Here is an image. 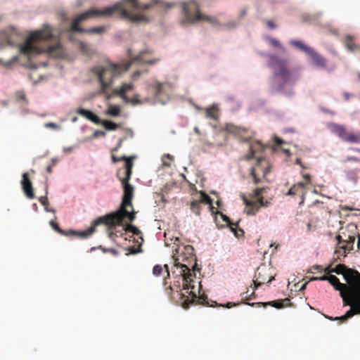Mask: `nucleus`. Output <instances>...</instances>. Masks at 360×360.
I'll return each instance as SVG.
<instances>
[{
	"mask_svg": "<svg viewBox=\"0 0 360 360\" xmlns=\"http://www.w3.org/2000/svg\"><path fill=\"white\" fill-rule=\"evenodd\" d=\"M200 205L201 204L198 200L192 201L190 205V209L191 210V211L193 213H195L196 215H198V216L200 214V211H201V205Z\"/></svg>",
	"mask_w": 360,
	"mask_h": 360,
	"instance_id": "35",
	"label": "nucleus"
},
{
	"mask_svg": "<svg viewBox=\"0 0 360 360\" xmlns=\"http://www.w3.org/2000/svg\"><path fill=\"white\" fill-rule=\"evenodd\" d=\"M356 226L354 224H349L345 228H340L339 233L336 236L338 244L340 245L347 240L351 233H356Z\"/></svg>",
	"mask_w": 360,
	"mask_h": 360,
	"instance_id": "15",
	"label": "nucleus"
},
{
	"mask_svg": "<svg viewBox=\"0 0 360 360\" xmlns=\"http://www.w3.org/2000/svg\"><path fill=\"white\" fill-rule=\"evenodd\" d=\"M53 37L52 29L45 25L43 29L30 33L25 42L20 45V53L27 57L46 52L53 57H58L62 54L63 49L60 43L46 47L41 46V44Z\"/></svg>",
	"mask_w": 360,
	"mask_h": 360,
	"instance_id": "4",
	"label": "nucleus"
},
{
	"mask_svg": "<svg viewBox=\"0 0 360 360\" xmlns=\"http://www.w3.org/2000/svg\"><path fill=\"white\" fill-rule=\"evenodd\" d=\"M269 61L271 65H277L278 68H285L288 63L287 59L280 58L276 55H270Z\"/></svg>",
	"mask_w": 360,
	"mask_h": 360,
	"instance_id": "29",
	"label": "nucleus"
},
{
	"mask_svg": "<svg viewBox=\"0 0 360 360\" xmlns=\"http://www.w3.org/2000/svg\"><path fill=\"white\" fill-rule=\"evenodd\" d=\"M124 230L127 232H131L133 234L136 235V236H138L140 233L139 229L137 227H136L131 224L127 225L124 228Z\"/></svg>",
	"mask_w": 360,
	"mask_h": 360,
	"instance_id": "40",
	"label": "nucleus"
},
{
	"mask_svg": "<svg viewBox=\"0 0 360 360\" xmlns=\"http://www.w3.org/2000/svg\"><path fill=\"white\" fill-rule=\"evenodd\" d=\"M111 8H102L98 9L92 8L80 15H79L72 22L71 27L69 29L70 32H79L88 34H103L105 32L106 27L104 26L96 27L89 29H84L79 27V24L91 18L95 17H110Z\"/></svg>",
	"mask_w": 360,
	"mask_h": 360,
	"instance_id": "6",
	"label": "nucleus"
},
{
	"mask_svg": "<svg viewBox=\"0 0 360 360\" xmlns=\"http://www.w3.org/2000/svg\"><path fill=\"white\" fill-rule=\"evenodd\" d=\"M126 103H131L133 105L141 104L142 102L139 99V96L138 94H134L132 98H129L128 100L124 101Z\"/></svg>",
	"mask_w": 360,
	"mask_h": 360,
	"instance_id": "39",
	"label": "nucleus"
},
{
	"mask_svg": "<svg viewBox=\"0 0 360 360\" xmlns=\"http://www.w3.org/2000/svg\"><path fill=\"white\" fill-rule=\"evenodd\" d=\"M216 214L219 215L222 220L225 221L226 223V225L229 226V227L233 225V223L231 221L230 219L226 215L224 214L223 213L219 211L217 212Z\"/></svg>",
	"mask_w": 360,
	"mask_h": 360,
	"instance_id": "42",
	"label": "nucleus"
},
{
	"mask_svg": "<svg viewBox=\"0 0 360 360\" xmlns=\"http://www.w3.org/2000/svg\"><path fill=\"white\" fill-rule=\"evenodd\" d=\"M344 44L348 51L354 53L360 54V45H358L355 43L354 37L353 36H345Z\"/></svg>",
	"mask_w": 360,
	"mask_h": 360,
	"instance_id": "21",
	"label": "nucleus"
},
{
	"mask_svg": "<svg viewBox=\"0 0 360 360\" xmlns=\"http://www.w3.org/2000/svg\"><path fill=\"white\" fill-rule=\"evenodd\" d=\"M112 161L114 162V163H116L118 162V158L115 156V155H112Z\"/></svg>",
	"mask_w": 360,
	"mask_h": 360,
	"instance_id": "59",
	"label": "nucleus"
},
{
	"mask_svg": "<svg viewBox=\"0 0 360 360\" xmlns=\"http://www.w3.org/2000/svg\"><path fill=\"white\" fill-rule=\"evenodd\" d=\"M21 185L26 196L30 199H33L34 198L33 187L32 182L29 179L28 174L27 172L22 174Z\"/></svg>",
	"mask_w": 360,
	"mask_h": 360,
	"instance_id": "19",
	"label": "nucleus"
},
{
	"mask_svg": "<svg viewBox=\"0 0 360 360\" xmlns=\"http://www.w3.org/2000/svg\"><path fill=\"white\" fill-rule=\"evenodd\" d=\"M205 114L207 117L216 120L218 118V109L215 106L207 108Z\"/></svg>",
	"mask_w": 360,
	"mask_h": 360,
	"instance_id": "31",
	"label": "nucleus"
},
{
	"mask_svg": "<svg viewBox=\"0 0 360 360\" xmlns=\"http://www.w3.org/2000/svg\"><path fill=\"white\" fill-rule=\"evenodd\" d=\"M157 4V0H153L150 4H141L138 0H123L105 8L112 9L110 16L113 14H118L120 18L127 19L132 22H148V18L145 15L135 12L148 10Z\"/></svg>",
	"mask_w": 360,
	"mask_h": 360,
	"instance_id": "5",
	"label": "nucleus"
},
{
	"mask_svg": "<svg viewBox=\"0 0 360 360\" xmlns=\"http://www.w3.org/2000/svg\"><path fill=\"white\" fill-rule=\"evenodd\" d=\"M290 44L293 47L299 49L300 51L304 52L307 56L312 49L310 46H308L307 44H305L303 41L300 40H290Z\"/></svg>",
	"mask_w": 360,
	"mask_h": 360,
	"instance_id": "28",
	"label": "nucleus"
},
{
	"mask_svg": "<svg viewBox=\"0 0 360 360\" xmlns=\"http://www.w3.org/2000/svg\"><path fill=\"white\" fill-rule=\"evenodd\" d=\"M50 225L51 226V227L53 228V229L54 231H56V232L59 233L60 234H61L63 236H76V237H79L82 238H87L88 236L91 235L95 231V229L97 226L94 225V221L92 225L91 226V227H89L88 229L83 231L77 232V231H75L72 229L68 230V231H64V230L61 229L59 227L58 224L54 221H51Z\"/></svg>",
	"mask_w": 360,
	"mask_h": 360,
	"instance_id": "13",
	"label": "nucleus"
},
{
	"mask_svg": "<svg viewBox=\"0 0 360 360\" xmlns=\"http://www.w3.org/2000/svg\"><path fill=\"white\" fill-rule=\"evenodd\" d=\"M162 270H163V268H162V265L157 264L153 269V275H155L156 276H160L161 274V273L162 272Z\"/></svg>",
	"mask_w": 360,
	"mask_h": 360,
	"instance_id": "44",
	"label": "nucleus"
},
{
	"mask_svg": "<svg viewBox=\"0 0 360 360\" xmlns=\"http://www.w3.org/2000/svg\"><path fill=\"white\" fill-rule=\"evenodd\" d=\"M356 233H351L349 238L346 240L342 245H339L338 248L336 249L335 254L337 255V257L341 259L340 257H345L347 252L353 249V245L355 241Z\"/></svg>",
	"mask_w": 360,
	"mask_h": 360,
	"instance_id": "14",
	"label": "nucleus"
},
{
	"mask_svg": "<svg viewBox=\"0 0 360 360\" xmlns=\"http://www.w3.org/2000/svg\"><path fill=\"white\" fill-rule=\"evenodd\" d=\"M305 184L303 182H299L297 184L293 185L288 191L287 195L294 196L296 195H301L303 197L304 194Z\"/></svg>",
	"mask_w": 360,
	"mask_h": 360,
	"instance_id": "25",
	"label": "nucleus"
},
{
	"mask_svg": "<svg viewBox=\"0 0 360 360\" xmlns=\"http://www.w3.org/2000/svg\"><path fill=\"white\" fill-rule=\"evenodd\" d=\"M141 75V71H136L135 73L133 74L132 75V79L134 80H136L138 79V77Z\"/></svg>",
	"mask_w": 360,
	"mask_h": 360,
	"instance_id": "55",
	"label": "nucleus"
},
{
	"mask_svg": "<svg viewBox=\"0 0 360 360\" xmlns=\"http://www.w3.org/2000/svg\"><path fill=\"white\" fill-rule=\"evenodd\" d=\"M343 96L345 101H349L351 97L354 96V95L352 94L345 91L343 93Z\"/></svg>",
	"mask_w": 360,
	"mask_h": 360,
	"instance_id": "51",
	"label": "nucleus"
},
{
	"mask_svg": "<svg viewBox=\"0 0 360 360\" xmlns=\"http://www.w3.org/2000/svg\"><path fill=\"white\" fill-rule=\"evenodd\" d=\"M266 25H267V26H268L270 29H272V30H273V29H275V28H276V25H275V24H274V22H273V21H271V20H269V21H267Z\"/></svg>",
	"mask_w": 360,
	"mask_h": 360,
	"instance_id": "54",
	"label": "nucleus"
},
{
	"mask_svg": "<svg viewBox=\"0 0 360 360\" xmlns=\"http://www.w3.org/2000/svg\"><path fill=\"white\" fill-rule=\"evenodd\" d=\"M58 159L57 158H52L51 159V163L50 165H49L46 167V172L49 174H51L52 172V168L56 166V165L57 164L58 162Z\"/></svg>",
	"mask_w": 360,
	"mask_h": 360,
	"instance_id": "46",
	"label": "nucleus"
},
{
	"mask_svg": "<svg viewBox=\"0 0 360 360\" xmlns=\"http://www.w3.org/2000/svg\"><path fill=\"white\" fill-rule=\"evenodd\" d=\"M310 281H321V276L319 277H311L310 279H309Z\"/></svg>",
	"mask_w": 360,
	"mask_h": 360,
	"instance_id": "58",
	"label": "nucleus"
},
{
	"mask_svg": "<svg viewBox=\"0 0 360 360\" xmlns=\"http://www.w3.org/2000/svg\"><path fill=\"white\" fill-rule=\"evenodd\" d=\"M351 150L353 151H355L356 153H360V148H351Z\"/></svg>",
	"mask_w": 360,
	"mask_h": 360,
	"instance_id": "63",
	"label": "nucleus"
},
{
	"mask_svg": "<svg viewBox=\"0 0 360 360\" xmlns=\"http://www.w3.org/2000/svg\"><path fill=\"white\" fill-rule=\"evenodd\" d=\"M135 158V156H131V157H126L125 155H122L120 158H118V162L124 160L125 162H127V160H130L131 162H133L134 159Z\"/></svg>",
	"mask_w": 360,
	"mask_h": 360,
	"instance_id": "49",
	"label": "nucleus"
},
{
	"mask_svg": "<svg viewBox=\"0 0 360 360\" xmlns=\"http://www.w3.org/2000/svg\"><path fill=\"white\" fill-rule=\"evenodd\" d=\"M222 130L234 135H240L246 131L245 128L236 126L233 124H226L223 127Z\"/></svg>",
	"mask_w": 360,
	"mask_h": 360,
	"instance_id": "26",
	"label": "nucleus"
},
{
	"mask_svg": "<svg viewBox=\"0 0 360 360\" xmlns=\"http://www.w3.org/2000/svg\"><path fill=\"white\" fill-rule=\"evenodd\" d=\"M79 49L84 53V54L89 55V45L84 43L80 42L79 43Z\"/></svg>",
	"mask_w": 360,
	"mask_h": 360,
	"instance_id": "43",
	"label": "nucleus"
},
{
	"mask_svg": "<svg viewBox=\"0 0 360 360\" xmlns=\"http://www.w3.org/2000/svg\"><path fill=\"white\" fill-rule=\"evenodd\" d=\"M360 172V169H349L347 171H346V175H347V177L353 181L354 182H356L357 181V173Z\"/></svg>",
	"mask_w": 360,
	"mask_h": 360,
	"instance_id": "38",
	"label": "nucleus"
},
{
	"mask_svg": "<svg viewBox=\"0 0 360 360\" xmlns=\"http://www.w3.org/2000/svg\"><path fill=\"white\" fill-rule=\"evenodd\" d=\"M303 177L306 180V183H304L305 185L310 184L311 178H310V175L309 174H304Z\"/></svg>",
	"mask_w": 360,
	"mask_h": 360,
	"instance_id": "52",
	"label": "nucleus"
},
{
	"mask_svg": "<svg viewBox=\"0 0 360 360\" xmlns=\"http://www.w3.org/2000/svg\"><path fill=\"white\" fill-rule=\"evenodd\" d=\"M325 272L330 273L333 272L337 274H342L343 276L346 273L349 271H357L352 269L347 268L345 264H338L335 268L330 269L328 267L325 269Z\"/></svg>",
	"mask_w": 360,
	"mask_h": 360,
	"instance_id": "27",
	"label": "nucleus"
},
{
	"mask_svg": "<svg viewBox=\"0 0 360 360\" xmlns=\"http://www.w3.org/2000/svg\"><path fill=\"white\" fill-rule=\"evenodd\" d=\"M39 201L40 202V203L41 205H43L44 206L46 207V205L49 204V202H48V198L46 195L45 196H41L39 198Z\"/></svg>",
	"mask_w": 360,
	"mask_h": 360,
	"instance_id": "48",
	"label": "nucleus"
},
{
	"mask_svg": "<svg viewBox=\"0 0 360 360\" xmlns=\"http://www.w3.org/2000/svg\"><path fill=\"white\" fill-rule=\"evenodd\" d=\"M197 200L199 201L200 204L205 203V204L210 205L211 206V208L213 209V207L212 206V200L211 198L207 194H206L205 192L200 193V199Z\"/></svg>",
	"mask_w": 360,
	"mask_h": 360,
	"instance_id": "36",
	"label": "nucleus"
},
{
	"mask_svg": "<svg viewBox=\"0 0 360 360\" xmlns=\"http://www.w3.org/2000/svg\"><path fill=\"white\" fill-rule=\"evenodd\" d=\"M122 184L124 188V195L120 208L114 212L100 217L94 220L95 226L105 224L108 226V234L109 238L112 239L116 236L112 231L113 227L116 225H122L124 218H127L130 221L135 219V212L131 203L134 187L129 184V181Z\"/></svg>",
	"mask_w": 360,
	"mask_h": 360,
	"instance_id": "3",
	"label": "nucleus"
},
{
	"mask_svg": "<svg viewBox=\"0 0 360 360\" xmlns=\"http://www.w3.org/2000/svg\"><path fill=\"white\" fill-rule=\"evenodd\" d=\"M264 190V188L255 189L251 195L252 200H248L243 194L241 195L243 201L246 206L245 212L247 214L255 215L261 207H267L270 205V200H265L262 195Z\"/></svg>",
	"mask_w": 360,
	"mask_h": 360,
	"instance_id": "8",
	"label": "nucleus"
},
{
	"mask_svg": "<svg viewBox=\"0 0 360 360\" xmlns=\"http://www.w3.org/2000/svg\"><path fill=\"white\" fill-rule=\"evenodd\" d=\"M163 165L167 167L170 166V162H168V160H165V159H163Z\"/></svg>",
	"mask_w": 360,
	"mask_h": 360,
	"instance_id": "62",
	"label": "nucleus"
},
{
	"mask_svg": "<svg viewBox=\"0 0 360 360\" xmlns=\"http://www.w3.org/2000/svg\"><path fill=\"white\" fill-rule=\"evenodd\" d=\"M107 115L112 116V117H117L120 113V108L118 105H110L108 110H107Z\"/></svg>",
	"mask_w": 360,
	"mask_h": 360,
	"instance_id": "37",
	"label": "nucleus"
},
{
	"mask_svg": "<svg viewBox=\"0 0 360 360\" xmlns=\"http://www.w3.org/2000/svg\"><path fill=\"white\" fill-rule=\"evenodd\" d=\"M328 129L342 141L349 143L360 144V131L349 130L345 125L331 122Z\"/></svg>",
	"mask_w": 360,
	"mask_h": 360,
	"instance_id": "9",
	"label": "nucleus"
},
{
	"mask_svg": "<svg viewBox=\"0 0 360 360\" xmlns=\"http://www.w3.org/2000/svg\"><path fill=\"white\" fill-rule=\"evenodd\" d=\"M164 268L165 269V271L167 273V276L169 277V271L168 265L167 264H165L164 265Z\"/></svg>",
	"mask_w": 360,
	"mask_h": 360,
	"instance_id": "57",
	"label": "nucleus"
},
{
	"mask_svg": "<svg viewBox=\"0 0 360 360\" xmlns=\"http://www.w3.org/2000/svg\"><path fill=\"white\" fill-rule=\"evenodd\" d=\"M271 271V268L265 265L260 266L257 269L253 278L255 289H257L259 286L264 283H269L274 279V276L272 275Z\"/></svg>",
	"mask_w": 360,
	"mask_h": 360,
	"instance_id": "12",
	"label": "nucleus"
},
{
	"mask_svg": "<svg viewBox=\"0 0 360 360\" xmlns=\"http://www.w3.org/2000/svg\"><path fill=\"white\" fill-rule=\"evenodd\" d=\"M96 135L105 136V133L102 131H96Z\"/></svg>",
	"mask_w": 360,
	"mask_h": 360,
	"instance_id": "61",
	"label": "nucleus"
},
{
	"mask_svg": "<svg viewBox=\"0 0 360 360\" xmlns=\"http://www.w3.org/2000/svg\"><path fill=\"white\" fill-rule=\"evenodd\" d=\"M165 158H167L169 160H172V159H173L172 156L170 155L169 154L165 155L163 159H165Z\"/></svg>",
	"mask_w": 360,
	"mask_h": 360,
	"instance_id": "60",
	"label": "nucleus"
},
{
	"mask_svg": "<svg viewBox=\"0 0 360 360\" xmlns=\"http://www.w3.org/2000/svg\"><path fill=\"white\" fill-rule=\"evenodd\" d=\"M174 266L180 268V275L183 278V289L187 291L189 296L181 295V304L184 309H188L191 305L199 304L207 305V296L202 295L197 296L193 291L194 285L193 277H195V271L197 269L196 257L194 254V248L191 245L179 246L176 249V253L173 255Z\"/></svg>",
	"mask_w": 360,
	"mask_h": 360,
	"instance_id": "1",
	"label": "nucleus"
},
{
	"mask_svg": "<svg viewBox=\"0 0 360 360\" xmlns=\"http://www.w3.org/2000/svg\"><path fill=\"white\" fill-rule=\"evenodd\" d=\"M97 75L101 85V90L104 91L112 83L113 79L119 76V69H93Z\"/></svg>",
	"mask_w": 360,
	"mask_h": 360,
	"instance_id": "11",
	"label": "nucleus"
},
{
	"mask_svg": "<svg viewBox=\"0 0 360 360\" xmlns=\"http://www.w3.org/2000/svg\"><path fill=\"white\" fill-rule=\"evenodd\" d=\"M246 304L248 305H250V306H254V305L257 304L258 306L262 305L264 307H266V306L270 305V306H272L277 309H281V308L284 307L285 306H289L290 304V300L288 298H285L283 300H277L275 301H271V302H257V303H251V304L247 302Z\"/></svg>",
	"mask_w": 360,
	"mask_h": 360,
	"instance_id": "20",
	"label": "nucleus"
},
{
	"mask_svg": "<svg viewBox=\"0 0 360 360\" xmlns=\"http://www.w3.org/2000/svg\"><path fill=\"white\" fill-rule=\"evenodd\" d=\"M77 113L81 116L86 117V119L93 122L95 124H99L101 122V118L89 110L79 108L77 110Z\"/></svg>",
	"mask_w": 360,
	"mask_h": 360,
	"instance_id": "23",
	"label": "nucleus"
},
{
	"mask_svg": "<svg viewBox=\"0 0 360 360\" xmlns=\"http://www.w3.org/2000/svg\"><path fill=\"white\" fill-rule=\"evenodd\" d=\"M321 281H328L336 290L340 292L344 305H349L350 309L341 316L325 317L332 321H345L354 314H360V273L358 271H349L344 275L346 284L340 282L334 275H323L321 276Z\"/></svg>",
	"mask_w": 360,
	"mask_h": 360,
	"instance_id": "2",
	"label": "nucleus"
},
{
	"mask_svg": "<svg viewBox=\"0 0 360 360\" xmlns=\"http://www.w3.org/2000/svg\"><path fill=\"white\" fill-rule=\"evenodd\" d=\"M268 41L272 46L276 47V48H280V49L284 50L283 47L281 46V43L279 42V41L278 39L272 38V37H269Z\"/></svg>",
	"mask_w": 360,
	"mask_h": 360,
	"instance_id": "41",
	"label": "nucleus"
},
{
	"mask_svg": "<svg viewBox=\"0 0 360 360\" xmlns=\"http://www.w3.org/2000/svg\"><path fill=\"white\" fill-rule=\"evenodd\" d=\"M295 164L299 165L302 169H306V167L302 164L300 158L296 159Z\"/></svg>",
	"mask_w": 360,
	"mask_h": 360,
	"instance_id": "56",
	"label": "nucleus"
},
{
	"mask_svg": "<svg viewBox=\"0 0 360 360\" xmlns=\"http://www.w3.org/2000/svg\"><path fill=\"white\" fill-rule=\"evenodd\" d=\"M45 126L46 127L52 128L54 129H58V126L53 122H48V123L45 124Z\"/></svg>",
	"mask_w": 360,
	"mask_h": 360,
	"instance_id": "50",
	"label": "nucleus"
},
{
	"mask_svg": "<svg viewBox=\"0 0 360 360\" xmlns=\"http://www.w3.org/2000/svg\"><path fill=\"white\" fill-rule=\"evenodd\" d=\"M30 72L29 73V77L30 80L33 82L34 84L37 83L41 79V77L39 75L38 70L39 69H30Z\"/></svg>",
	"mask_w": 360,
	"mask_h": 360,
	"instance_id": "32",
	"label": "nucleus"
},
{
	"mask_svg": "<svg viewBox=\"0 0 360 360\" xmlns=\"http://www.w3.org/2000/svg\"><path fill=\"white\" fill-rule=\"evenodd\" d=\"M15 96H16L17 101H25V99H26L25 94L22 91H17L15 93Z\"/></svg>",
	"mask_w": 360,
	"mask_h": 360,
	"instance_id": "47",
	"label": "nucleus"
},
{
	"mask_svg": "<svg viewBox=\"0 0 360 360\" xmlns=\"http://www.w3.org/2000/svg\"><path fill=\"white\" fill-rule=\"evenodd\" d=\"M150 88L152 89L153 92L155 96H159L162 94H167L172 89V85L170 82H155L150 84Z\"/></svg>",
	"mask_w": 360,
	"mask_h": 360,
	"instance_id": "17",
	"label": "nucleus"
},
{
	"mask_svg": "<svg viewBox=\"0 0 360 360\" xmlns=\"http://www.w3.org/2000/svg\"><path fill=\"white\" fill-rule=\"evenodd\" d=\"M238 222L239 221H237L236 223L233 224V225L230 226L231 230L232 231V232H233L236 238L242 237L244 235L243 230L238 227Z\"/></svg>",
	"mask_w": 360,
	"mask_h": 360,
	"instance_id": "34",
	"label": "nucleus"
},
{
	"mask_svg": "<svg viewBox=\"0 0 360 360\" xmlns=\"http://www.w3.org/2000/svg\"><path fill=\"white\" fill-rule=\"evenodd\" d=\"M265 162L264 158H258L257 162L255 167H253L251 170V176L253 178L254 183L257 184L260 182V179L257 176L258 170L260 169V165L262 162Z\"/></svg>",
	"mask_w": 360,
	"mask_h": 360,
	"instance_id": "30",
	"label": "nucleus"
},
{
	"mask_svg": "<svg viewBox=\"0 0 360 360\" xmlns=\"http://www.w3.org/2000/svg\"><path fill=\"white\" fill-rule=\"evenodd\" d=\"M150 52L148 50L142 51L139 54L135 57H130V59L123 65H120L114 63L108 62V68H129L131 65H154L157 60L147 56Z\"/></svg>",
	"mask_w": 360,
	"mask_h": 360,
	"instance_id": "10",
	"label": "nucleus"
},
{
	"mask_svg": "<svg viewBox=\"0 0 360 360\" xmlns=\"http://www.w3.org/2000/svg\"><path fill=\"white\" fill-rule=\"evenodd\" d=\"M274 141H275V143H276L277 146H281V145L282 143H283V142H284L281 139H280V138H278V137H276V138L274 139Z\"/></svg>",
	"mask_w": 360,
	"mask_h": 360,
	"instance_id": "53",
	"label": "nucleus"
},
{
	"mask_svg": "<svg viewBox=\"0 0 360 360\" xmlns=\"http://www.w3.org/2000/svg\"><path fill=\"white\" fill-rule=\"evenodd\" d=\"M134 85L133 83H124L122 84L119 89H115L113 91V93L122 98L123 101L128 100V96L126 95L127 92L134 89Z\"/></svg>",
	"mask_w": 360,
	"mask_h": 360,
	"instance_id": "22",
	"label": "nucleus"
},
{
	"mask_svg": "<svg viewBox=\"0 0 360 360\" xmlns=\"http://www.w3.org/2000/svg\"><path fill=\"white\" fill-rule=\"evenodd\" d=\"M101 124L107 130L114 131L118 129L119 125L112 121L109 120H101Z\"/></svg>",
	"mask_w": 360,
	"mask_h": 360,
	"instance_id": "33",
	"label": "nucleus"
},
{
	"mask_svg": "<svg viewBox=\"0 0 360 360\" xmlns=\"http://www.w3.org/2000/svg\"><path fill=\"white\" fill-rule=\"evenodd\" d=\"M308 57L313 62L314 65L316 66L323 67L326 65L325 58L314 49H311V51L308 54Z\"/></svg>",
	"mask_w": 360,
	"mask_h": 360,
	"instance_id": "24",
	"label": "nucleus"
},
{
	"mask_svg": "<svg viewBox=\"0 0 360 360\" xmlns=\"http://www.w3.org/2000/svg\"><path fill=\"white\" fill-rule=\"evenodd\" d=\"M262 172H263V176H264L268 172H269V170L267 168H264L263 170H262Z\"/></svg>",
	"mask_w": 360,
	"mask_h": 360,
	"instance_id": "64",
	"label": "nucleus"
},
{
	"mask_svg": "<svg viewBox=\"0 0 360 360\" xmlns=\"http://www.w3.org/2000/svg\"><path fill=\"white\" fill-rule=\"evenodd\" d=\"M290 78L289 69H279L274 75L273 82L281 89L285 84L290 82Z\"/></svg>",
	"mask_w": 360,
	"mask_h": 360,
	"instance_id": "16",
	"label": "nucleus"
},
{
	"mask_svg": "<svg viewBox=\"0 0 360 360\" xmlns=\"http://www.w3.org/2000/svg\"><path fill=\"white\" fill-rule=\"evenodd\" d=\"M343 162H355L360 164V158L355 157V156H347L343 160Z\"/></svg>",
	"mask_w": 360,
	"mask_h": 360,
	"instance_id": "45",
	"label": "nucleus"
},
{
	"mask_svg": "<svg viewBox=\"0 0 360 360\" xmlns=\"http://www.w3.org/2000/svg\"><path fill=\"white\" fill-rule=\"evenodd\" d=\"M134 163L130 160L125 162L124 167L118 169L117 176L120 180L121 183H125L129 181L131 174Z\"/></svg>",
	"mask_w": 360,
	"mask_h": 360,
	"instance_id": "18",
	"label": "nucleus"
},
{
	"mask_svg": "<svg viewBox=\"0 0 360 360\" xmlns=\"http://www.w3.org/2000/svg\"><path fill=\"white\" fill-rule=\"evenodd\" d=\"M182 12L184 14V19L181 22L183 24L205 21L212 25H219V22L216 18L200 13L199 6L194 1L184 3L182 4Z\"/></svg>",
	"mask_w": 360,
	"mask_h": 360,
	"instance_id": "7",
	"label": "nucleus"
}]
</instances>
